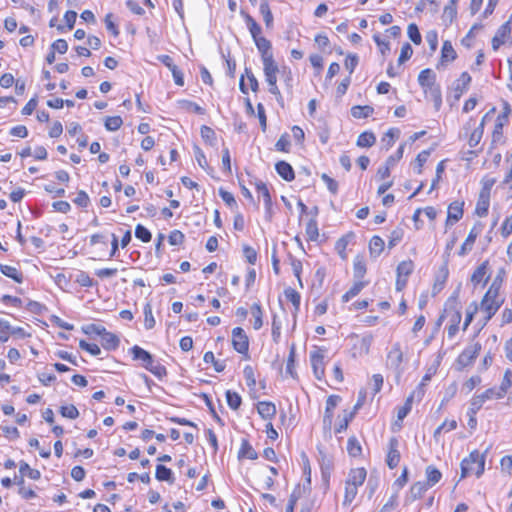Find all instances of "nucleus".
Returning a JSON list of instances; mask_svg holds the SVG:
<instances>
[{"label":"nucleus","mask_w":512,"mask_h":512,"mask_svg":"<svg viewBox=\"0 0 512 512\" xmlns=\"http://www.w3.org/2000/svg\"><path fill=\"white\" fill-rule=\"evenodd\" d=\"M367 473L364 468L351 469L345 480L343 506H350L358 494V488L365 482Z\"/></svg>","instance_id":"1"},{"label":"nucleus","mask_w":512,"mask_h":512,"mask_svg":"<svg viewBox=\"0 0 512 512\" xmlns=\"http://www.w3.org/2000/svg\"><path fill=\"white\" fill-rule=\"evenodd\" d=\"M503 303L504 298L500 295V292L488 288L478 304V310L484 315V324L496 314Z\"/></svg>","instance_id":"2"},{"label":"nucleus","mask_w":512,"mask_h":512,"mask_svg":"<svg viewBox=\"0 0 512 512\" xmlns=\"http://www.w3.org/2000/svg\"><path fill=\"white\" fill-rule=\"evenodd\" d=\"M484 467L485 455L474 450L461 462V478H465L470 475H475L479 478L484 473Z\"/></svg>","instance_id":"3"},{"label":"nucleus","mask_w":512,"mask_h":512,"mask_svg":"<svg viewBox=\"0 0 512 512\" xmlns=\"http://www.w3.org/2000/svg\"><path fill=\"white\" fill-rule=\"evenodd\" d=\"M131 352L135 360L142 361L143 366L159 379L166 375V368L160 363L155 362L152 355L148 351L135 345L132 347Z\"/></svg>","instance_id":"4"},{"label":"nucleus","mask_w":512,"mask_h":512,"mask_svg":"<svg viewBox=\"0 0 512 512\" xmlns=\"http://www.w3.org/2000/svg\"><path fill=\"white\" fill-rule=\"evenodd\" d=\"M443 319H447V335L448 338L452 339L459 331V325L462 320V313L457 303H453L447 306L444 313L438 319V325L441 324Z\"/></svg>","instance_id":"5"},{"label":"nucleus","mask_w":512,"mask_h":512,"mask_svg":"<svg viewBox=\"0 0 512 512\" xmlns=\"http://www.w3.org/2000/svg\"><path fill=\"white\" fill-rule=\"evenodd\" d=\"M419 85L425 93H430L437 106L442 102L440 88L435 85V74L431 69H424L418 75Z\"/></svg>","instance_id":"6"},{"label":"nucleus","mask_w":512,"mask_h":512,"mask_svg":"<svg viewBox=\"0 0 512 512\" xmlns=\"http://www.w3.org/2000/svg\"><path fill=\"white\" fill-rule=\"evenodd\" d=\"M487 115H485L479 124L473 118H470L463 127L464 137L468 139V145L471 148H476L483 137L485 119Z\"/></svg>","instance_id":"7"},{"label":"nucleus","mask_w":512,"mask_h":512,"mask_svg":"<svg viewBox=\"0 0 512 512\" xmlns=\"http://www.w3.org/2000/svg\"><path fill=\"white\" fill-rule=\"evenodd\" d=\"M481 350V344L476 342L467 346L458 356L456 364L458 369H463L473 363Z\"/></svg>","instance_id":"8"},{"label":"nucleus","mask_w":512,"mask_h":512,"mask_svg":"<svg viewBox=\"0 0 512 512\" xmlns=\"http://www.w3.org/2000/svg\"><path fill=\"white\" fill-rule=\"evenodd\" d=\"M403 352L400 343H395L387 354L386 365L388 368L395 371L398 376L401 375L403 369L401 364L403 362Z\"/></svg>","instance_id":"9"},{"label":"nucleus","mask_w":512,"mask_h":512,"mask_svg":"<svg viewBox=\"0 0 512 512\" xmlns=\"http://www.w3.org/2000/svg\"><path fill=\"white\" fill-rule=\"evenodd\" d=\"M351 339L353 343V356H364L370 351L371 344L373 342L372 334H366L364 336L352 335Z\"/></svg>","instance_id":"10"},{"label":"nucleus","mask_w":512,"mask_h":512,"mask_svg":"<svg viewBox=\"0 0 512 512\" xmlns=\"http://www.w3.org/2000/svg\"><path fill=\"white\" fill-rule=\"evenodd\" d=\"M325 350L316 348L310 353V361L313 373L318 380H322L325 375Z\"/></svg>","instance_id":"11"},{"label":"nucleus","mask_w":512,"mask_h":512,"mask_svg":"<svg viewBox=\"0 0 512 512\" xmlns=\"http://www.w3.org/2000/svg\"><path fill=\"white\" fill-rule=\"evenodd\" d=\"M414 270V264L411 260H405L397 266L396 289L401 291L405 288L408 278Z\"/></svg>","instance_id":"12"},{"label":"nucleus","mask_w":512,"mask_h":512,"mask_svg":"<svg viewBox=\"0 0 512 512\" xmlns=\"http://www.w3.org/2000/svg\"><path fill=\"white\" fill-rule=\"evenodd\" d=\"M495 388H489L485 392L475 395L470 401V407L468 413L476 414L484 403L491 399H499Z\"/></svg>","instance_id":"13"},{"label":"nucleus","mask_w":512,"mask_h":512,"mask_svg":"<svg viewBox=\"0 0 512 512\" xmlns=\"http://www.w3.org/2000/svg\"><path fill=\"white\" fill-rule=\"evenodd\" d=\"M232 344L234 349L239 353H247L249 348L248 337L244 330L236 327L232 330Z\"/></svg>","instance_id":"14"},{"label":"nucleus","mask_w":512,"mask_h":512,"mask_svg":"<svg viewBox=\"0 0 512 512\" xmlns=\"http://www.w3.org/2000/svg\"><path fill=\"white\" fill-rule=\"evenodd\" d=\"M489 262L486 260L481 263L471 275V283L476 287L479 284H486L490 278Z\"/></svg>","instance_id":"15"},{"label":"nucleus","mask_w":512,"mask_h":512,"mask_svg":"<svg viewBox=\"0 0 512 512\" xmlns=\"http://www.w3.org/2000/svg\"><path fill=\"white\" fill-rule=\"evenodd\" d=\"M482 224L478 223V224H475L472 229L470 230L466 240L464 241V243L462 244L460 250H459V255L460 256H465L468 252H470L473 248V245L477 239V237L481 234L482 232Z\"/></svg>","instance_id":"16"},{"label":"nucleus","mask_w":512,"mask_h":512,"mask_svg":"<svg viewBox=\"0 0 512 512\" xmlns=\"http://www.w3.org/2000/svg\"><path fill=\"white\" fill-rule=\"evenodd\" d=\"M399 441L397 438L392 437L389 440V450L387 453L386 463L389 468L393 469L398 466L400 462V451H399Z\"/></svg>","instance_id":"17"},{"label":"nucleus","mask_w":512,"mask_h":512,"mask_svg":"<svg viewBox=\"0 0 512 512\" xmlns=\"http://www.w3.org/2000/svg\"><path fill=\"white\" fill-rule=\"evenodd\" d=\"M463 216V202L455 201L451 203L447 211L446 224H454Z\"/></svg>","instance_id":"18"},{"label":"nucleus","mask_w":512,"mask_h":512,"mask_svg":"<svg viewBox=\"0 0 512 512\" xmlns=\"http://www.w3.org/2000/svg\"><path fill=\"white\" fill-rule=\"evenodd\" d=\"M470 82V75L467 72H463L460 75V77L456 80L454 85V93L456 99H459L463 95V93L467 91Z\"/></svg>","instance_id":"19"},{"label":"nucleus","mask_w":512,"mask_h":512,"mask_svg":"<svg viewBox=\"0 0 512 512\" xmlns=\"http://www.w3.org/2000/svg\"><path fill=\"white\" fill-rule=\"evenodd\" d=\"M509 33H510V26H509V22H507L498 29L495 36L493 37L492 48L494 50H498L499 47L505 42V39Z\"/></svg>","instance_id":"20"},{"label":"nucleus","mask_w":512,"mask_h":512,"mask_svg":"<svg viewBox=\"0 0 512 512\" xmlns=\"http://www.w3.org/2000/svg\"><path fill=\"white\" fill-rule=\"evenodd\" d=\"M257 411L263 419H272L276 414V406L272 402L262 401L257 404Z\"/></svg>","instance_id":"21"},{"label":"nucleus","mask_w":512,"mask_h":512,"mask_svg":"<svg viewBox=\"0 0 512 512\" xmlns=\"http://www.w3.org/2000/svg\"><path fill=\"white\" fill-rule=\"evenodd\" d=\"M275 168H276L277 173L284 180L291 181L294 179V177H295L294 171H293L292 166L289 163H287L285 161H280L276 164Z\"/></svg>","instance_id":"22"},{"label":"nucleus","mask_w":512,"mask_h":512,"mask_svg":"<svg viewBox=\"0 0 512 512\" xmlns=\"http://www.w3.org/2000/svg\"><path fill=\"white\" fill-rule=\"evenodd\" d=\"M384 240L380 236H373L369 242L370 256L377 258L384 250Z\"/></svg>","instance_id":"23"},{"label":"nucleus","mask_w":512,"mask_h":512,"mask_svg":"<svg viewBox=\"0 0 512 512\" xmlns=\"http://www.w3.org/2000/svg\"><path fill=\"white\" fill-rule=\"evenodd\" d=\"M257 457H258L257 452L250 445V443L247 440H243L241 443L239 452H238V458L239 459L255 460V459H257Z\"/></svg>","instance_id":"24"},{"label":"nucleus","mask_w":512,"mask_h":512,"mask_svg":"<svg viewBox=\"0 0 512 512\" xmlns=\"http://www.w3.org/2000/svg\"><path fill=\"white\" fill-rule=\"evenodd\" d=\"M254 43L261 53L262 59H265L266 57H272L273 54L271 52V43L269 40H267L264 37H258L254 39Z\"/></svg>","instance_id":"25"},{"label":"nucleus","mask_w":512,"mask_h":512,"mask_svg":"<svg viewBox=\"0 0 512 512\" xmlns=\"http://www.w3.org/2000/svg\"><path fill=\"white\" fill-rule=\"evenodd\" d=\"M456 58V51L454 50L451 42L445 41L443 43L442 49H441V60L440 64H444L446 62H452Z\"/></svg>","instance_id":"26"},{"label":"nucleus","mask_w":512,"mask_h":512,"mask_svg":"<svg viewBox=\"0 0 512 512\" xmlns=\"http://www.w3.org/2000/svg\"><path fill=\"white\" fill-rule=\"evenodd\" d=\"M512 386V371L507 369L504 373L499 389H496L498 398H503L509 388Z\"/></svg>","instance_id":"27"},{"label":"nucleus","mask_w":512,"mask_h":512,"mask_svg":"<svg viewBox=\"0 0 512 512\" xmlns=\"http://www.w3.org/2000/svg\"><path fill=\"white\" fill-rule=\"evenodd\" d=\"M366 286V282L362 281L361 279H358L354 282L352 287L342 296L343 302H348L355 296H357L361 290Z\"/></svg>","instance_id":"28"},{"label":"nucleus","mask_w":512,"mask_h":512,"mask_svg":"<svg viewBox=\"0 0 512 512\" xmlns=\"http://www.w3.org/2000/svg\"><path fill=\"white\" fill-rule=\"evenodd\" d=\"M353 272L356 279H361L366 273V262L363 256H356L353 261Z\"/></svg>","instance_id":"29"},{"label":"nucleus","mask_w":512,"mask_h":512,"mask_svg":"<svg viewBox=\"0 0 512 512\" xmlns=\"http://www.w3.org/2000/svg\"><path fill=\"white\" fill-rule=\"evenodd\" d=\"M244 19L253 40L258 37H261L262 29L260 25L254 20V18L249 14H245Z\"/></svg>","instance_id":"30"},{"label":"nucleus","mask_w":512,"mask_h":512,"mask_svg":"<svg viewBox=\"0 0 512 512\" xmlns=\"http://www.w3.org/2000/svg\"><path fill=\"white\" fill-rule=\"evenodd\" d=\"M490 205V195L480 194L476 204V213L478 216H485Z\"/></svg>","instance_id":"31"},{"label":"nucleus","mask_w":512,"mask_h":512,"mask_svg":"<svg viewBox=\"0 0 512 512\" xmlns=\"http://www.w3.org/2000/svg\"><path fill=\"white\" fill-rule=\"evenodd\" d=\"M101 344L106 350H115L119 345V339L115 334L107 332L101 338Z\"/></svg>","instance_id":"32"},{"label":"nucleus","mask_w":512,"mask_h":512,"mask_svg":"<svg viewBox=\"0 0 512 512\" xmlns=\"http://www.w3.org/2000/svg\"><path fill=\"white\" fill-rule=\"evenodd\" d=\"M425 474L427 479L426 483L430 487L434 486L442 478L441 472L434 466H428L426 468Z\"/></svg>","instance_id":"33"},{"label":"nucleus","mask_w":512,"mask_h":512,"mask_svg":"<svg viewBox=\"0 0 512 512\" xmlns=\"http://www.w3.org/2000/svg\"><path fill=\"white\" fill-rule=\"evenodd\" d=\"M251 315L253 317V328L255 330H259L263 325V320H262L263 312H262L260 304L254 303L251 306Z\"/></svg>","instance_id":"34"},{"label":"nucleus","mask_w":512,"mask_h":512,"mask_svg":"<svg viewBox=\"0 0 512 512\" xmlns=\"http://www.w3.org/2000/svg\"><path fill=\"white\" fill-rule=\"evenodd\" d=\"M305 233L309 241H316L319 237L318 223L315 218L310 219L305 228Z\"/></svg>","instance_id":"35"},{"label":"nucleus","mask_w":512,"mask_h":512,"mask_svg":"<svg viewBox=\"0 0 512 512\" xmlns=\"http://www.w3.org/2000/svg\"><path fill=\"white\" fill-rule=\"evenodd\" d=\"M374 112L373 107L371 106H353L351 108V115L354 118L360 119V118H367L371 116Z\"/></svg>","instance_id":"36"},{"label":"nucleus","mask_w":512,"mask_h":512,"mask_svg":"<svg viewBox=\"0 0 512 512\" xmlns=\"http://www.w3.org/2000/svg\"><path fill=\"white\" fill-rule=\"evenodd\" d=\"M375 142H376L375 135L372 132L366 131V132L361 133L358 136L357 146L363 147V148L371 147L375 144Z\"/></svg>","instance_id":"37"},{"label":"nucleus","mask_w":512,"mask_h":512,"mask_svg":"<svg viewBox=\"0 0 512 512\" xmlns=\"http://www.w3.org/2000/svg\"><path fill=\"white\" fill-rule=\"evenodd\" d=\"M259 9L261 15L263 16V20L265 22L266 27L271 28L273 26V15L270 10L268 2L266 0L262 1Z\"/></svg>","instance_id":"38"},{"label":"nucleus","mask_w":512,"mask_h":512,"mask_svg":"<svg viewBox=\"0 0 512 512\" xmlns=\"http://www.w3.org/2000/svg\"><path fill=\"white\" fill-rule=\"evenodd\" d=\"M0 270L5 276L12 278L16 282H22V274L15 267L0 264Z\"/></svg>","instance_id":"39"},{"label":"nucleus","mask_w":512,"mask_h":512,"mask_svg":"<svg viewBox=\"0 0 512 512\" xmlns=\"http://www.w3.org/2000/svg\"><path fill=\"white\" fill-rule=\"evenodd\" d=\"M177 107L184 111H193L197 114L203 113V109L199 105H197L196 103H194L192 101L185 100V99L178 100Z\"/></svg>","instance_id":"40"},{"label":"nucleus","mask_w":512,"mask_h":512,"mask_svg":"<svg viewBox=\"0 0 512 512\" xmlns=\"http://www.w3.org/2000/svg\"><path fill=\"white\" fill-rule=\"evenodd\" d=\"M123 124L120 116H108L104 120V126L108 131H117Z\"/></svg>","instance_id":"41"},{"label":"nucleus","mask_w":512,"mask_h":512,"mask_svg":"<svg viewBox=\"0 0 512 512\" xmlns=\"http://www.w3.org/2000/svg\"><path fill=\"white\" fill-rule=\"evenodd\" d=\"M347 451L352 457H358L362 453V447L355 437H350L347 441Z\"/></svg>","instance_id":"42"},{"label":"nucleus","mask_w":512,"mask_h":512,"mask_svg":"<svg viewBox=\"0 0 512 512\" xmlns=\"http://www.w3.org/2000/svg\"><path fill=\"white\" fill-rule=\"evenodd\" d=\"M19 471L21 474L32 480H38L41 477L40 471L37 469H32L26 462L20 463Z\"/></svg>","instance_id":"43"},{"label":"nucleus","mask_w":512,"mask_h":512,"mask_svg":"<svg viewBox=\"0 0 512 512\" xmlns=\"http://www.w3.org/2000/svg\"><path fill=\"white\" fill-rule=\"evenodd\" d=\"M172 471L171 469L167 468L166 466L164 465H158L156 467V478L157 480L159 481H167V482H173V477H172Z\"/></svg>","instance_id":"44"},{"label":"nucleus","mask_w":512,"mask_h":512,"mask_svg":"<svg viewBox=\"0 0 512 512\" xmlns=\"http://www.w3.org/2000/svg\"><path fill=\"white\" fill-rule=\"evenodd\" d=\"M10 334H15L14 328H12L8 321L0 319V342H7Z\"/></svg>","instance_id":"45"},{"label":"nucleus","mask_w":512,"mask_h":512,"mask_svg":"<svg viewBox=\"0 0 512 512\" xmlns=\"http://www.w3.org/2000/svg\"><path fill=\"white\" fill-rule=\"evenodd\" d=\"M456 0H451L449 5H446L443 10L442 19L445 22L451 23L456 17Z\"/></svg>","instance_id":"46"},{"label":"nucleus","mask_w":512,"mask_h":512,"mask_svg":"<svg viewBox=\"0 0 512 512\" xmlns=\"http://www.w3.org/2000/svg\"><path fill=\"white\" fill-rule=\"evenodd\" d=\"M351 238H352V235H345V236L341 237L340 239H338V241L335 244V249L342 259L346 258L345 251H346L347 245H348L349 241L351 240Z\"/></svg>","instance_id":"47"},{"label":"nucleus","mask_w":512,"mask_h":512,"mask_svg":"<svg viewBox=\"0 0 512 512\" xmlns=\"http://www.w3.org/2000/svg\"><path fill=\"white\" fill-rule=\"evenodd\" d=\"M415 395H416V392H413L406 399L405 404L398 409V411H397V418H398V420L402 421L408 415V413L411 411L412 401H413V398L415 397Z\"/></svg>","instance_id":"48"},{"label":"nucleus","mask_w":512,"mask_h":512,"mask_svg":"<svg viewBox=\"0 0 512 512\" xmlns=\"http://www.w3.org/2000/svg\"><path fill=\"white\" fill-rule=\"evenodd\" d=\"M226 400L228 406L233 410H237L242 402L240 395L237 392L230 390L226 392Z\"/></svg>","instance_id":"49"},{"label":"nucleus","mask_w":512,"mask_h":512,"mask_svg":"<svg viewBox=\"0 0 512 512\" xmlns=\"http://www.w3.org/2000/svg\"><path fill=\"white\" fill-rule=\"evenodd\" d=\"M430 486L426 482H416L410 488V493L414 499L420 498Z\"/></svg>","instance_id":"50"},{"label":"nucleus","mask_w":512,"mask_h":512,"mask_svg":"<svg viewBox=\"0 0 512 512\" xmlns=\"http://www.w3.org/2000/svg\"><path fill=\"white\" fill-rule=\"evenodd\" d=\"M477 311H478V303L472 302L466 310V316H465V320H464V324H463L464 331L468 328V326L473 321L474 316L477 313Z\"/></svg>","instance_id":"51"},{"label":"nucleus","mask_w":512,"mask_h":512,"mask_svg":"<svg viewBox=\"0 0 512 512\" xmlns=\"http://www.w3.org/2000/svg\"><path fill=\"white\" fill-rule=\"evenodd\" d=\"M506 276V271L504 268H500L498 271H497V274L496 276L494 277L489 289L493 290V291H498L500 292V289L502 287V284L504 282V278Z\"/></svg>","instance_id":"52"},{"label":"nucleus","mask_w":512,"mask_h":512,"mask_svg":"<svg viewBox=\"0 0 512 512\" xmlns=\"http://www.w3.org/2000/svg\"><path fill=\"white\" fill-rule=\"evenodd\" d=\"M264 74H277L279 72L278 65L275 63L273 56L262 59Z\"/></svg>","instance_id":"53"},{"label":"nucleus","mask_w":512,"mask_h":512,"mask_svg":"<svg viewBox=\"0 0 512 512\" xmlns=\"http://www.w3.org/2000/svg\"><path fill=\"white\" fill-rule=\"evenodd\" d=\"M407 34H408V37L410 38V40L414 44H416V45L421 44L422 37H421V34H420L419 29L416 24L411 23L408 25Z\"/></svg>","instance_id":"54"},{"label":"nucleus","mask_w":512,"mask_h":512,"mask_svg":"<svg viewBox=\"0 0 512 512\" xmlns=\"http://www.w3.org/2000/svg\"><path fill=\"white\" fill-rule=\"evenodd\" d=\"M265 80L269 85V92L275 96H281L277 86V74H264Z\"/></svg>","instance_id":"55"},{"label":"nucleus","mask_w":512,"mask_h":512,"mask_svg":"<svg viewBox=\"0 0 512 512\" xmlns=\"http://www.w3.org/2000/svg\"><path fill=\"white\" fill-rule=\"evenodd\" d=\"M457 427L456 420H445L434 432V438L437 439V437L441 434L442 431L449 432Z\"/></svg>","instance_id":"56"},{"label":"nucleus","mask_w":512,"mask_h":512,"mask_svg":"<svg viewBox=\"0 0 512 512\" xmlns=\"http://www.w3.org/2000/svg\"><path fill=\"white\" fill-rule=\"evenodd\" d=\"M135 236L142 242H150L152 235L150 231L141 224H138L135 228Z\"/></svg>","instance_id":"57"},{"label":"nucleus","mask_w":512,"mask_h":512,"mask_svg":"<svg viewBox=\"0 0 512 512\" xmlns=\"http://www.w3.org/2000/svg\"><path fill=\"white\" fill-rule=\"evenodd\" d=\"M429 156H430V151H428V150H424L417 155V157L415 159V164H416L415 169H416L417 174L422 173V168H423L424 164L427 162Z\"/></svg>","instance_id":"58"},{"label":"nucleus","mask_w":512,"mask_h":512,"mask_svg":"<svg viewBox=\"0 0 512 512\" xmlns=\"http://www.w3.org/2000/svg\"><path fill=\"white\" fill-rule=\"evenodd\" d=\"M60 413L63 417L69 419H76L79 416L78 409L72 404L62 406L60 408Z\"/></svg>","instance_id":"59"},{"label":"nucleus","mask_w":512,"mask_h":512,"mask_svg":"<svg viewBox=\"0 0 512 512\" xmlns=\"http://www.w3.org/2000/svg\"><path fill=\"white\" fill-rule=\"evenodd\" d=\"M257 193L259 197H262L266 206L271 204V197L267 186L263 182H259L256 185Z\"/></svg>","instance_id":"60"},{"label":"nucleus","mask_w":512,"mask_h":512,"mask_svg":"<svg viewBox=\"0 0 512 512\" xmlns=\"http://www.w3.org/2000/svg\"><path fill=\"white\" fill-rule=\"evenodd\" d=\"M79 346L81 349L87 351L92 356H98L101 353V350L97 344L88 343L85 340H80Z\"/></svg>","instance_id":"61"},{"label":"nucleus","mask_w":512,"mask_h":512,"mask_svg":"<svg viewBox=\"0 0 512 512\" xmlns=\"http://www.w3.org/2000/svg\"><path fill=\"white\" fill-rule=\"evenodd\" d=\"M144 326L146 329L150 330L155 326V319L152 313L151 306L147 304L144 308Z\"/></svg>","instance_id":"62"},{"label":"nucleus","mask_w":512,"mask_h":512,"mask_svg":"<svg viewBox=\"0 0 512 512\" xmlns=\"http://www.w3.org/2000/svg\"><path fill=\"white\" fill-rule=\"evenodd\" d=\"M168 241L170 245L176 246L180 245L184 241V234L179 230H173L168 237Z\"/></svg>","instance_id":"63"},{"label":"nucleus","mask_w":512,"mask_h":512,"mask_svg":"<svg viewBox=\"0 0 512 512\" xmlns=\"http://www.w3.org/2000/svg\"><path fill=\"white\" fill-rule=\"evenodd\" d=\"M512 233V214L508 216L501 227V234L503 237L507 238Z\"/></svg>","instance_id":"64"}]
</instances>
